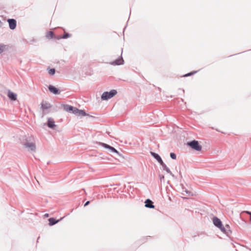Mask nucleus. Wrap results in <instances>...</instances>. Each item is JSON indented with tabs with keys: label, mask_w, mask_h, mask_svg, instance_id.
<instances>
[{
	"label": "nucleus",
	"mask_w": 251,
	"mask_h": 251,
	"mask_svg": "<svg viewBox=\"0 0 251 251\" xmlns=\"http://www.w3.org/2000/svg\"><path fill=\"white\" fill-rule=\"evenodd\" d=\"M117 93V91L114 89L111 90L109 92H104L102 93L101 99L102 100H108L115 96Z\"/></svg>",
	"instance_id": "1"
},
{
	"label": "nucleus",
	"mask_w": 251,
	"mask_h": 251,
	"mask_svg": "<svg viewBox=\"0 0 251 251\" xmlns=\"http://www.w3.org/2000/svg\"><path fill=\"white\" fill-rule=\"evenodd\" d=\"M187 145L197 151H200L201 150V146L199 144L198 141L193 140L187 143Z\"/></svg>",
	"instance_id": "2"
},
{
	"label": "nucleus",
	"mask_w": 251,
	"mask_h": 251,
	"mask_svg": "<svg viewBox=\"0 0 251 251\" xmlns=\"http://www.w3.org/2000/svg\"><path fill=\"white\" fill-rule=\"evenodd\" d=\"M98 144L99 145L102 146L104 148L108 149L109 151H110V152H111V153H117L118 154H119V152L114 147H112V146H110L109 145H107L106 144L102 143V142H99Z\"/></svg>",
	"instance_id": "3"
},
{
	"label": "nucleus",
	"mask_w": 251,
	"mask_h": 251,
	"mask_svg": "<svg viewBox=\"0 0 251 251\" xmlns=\"http://www.w3.org/2000/svg\"><path fill=\"white\" fill-rule=\"evenodd\" d=\"M122 55V51L121 52V55L115 61L110 62V64L113 65V66L120 65L124 64V60L123 58Z\"/></svg>",
	"instance_id": "4"
},
{
	"label": "nucleus",
	"mask_w": 251,
	"mask_h": 251,
	"mask_svg": "<svg viewBox=\"0 0 251 251\" xmlns=\"http://www.w3.org/2000/svg\"><path fill=\"white\" fill-rule=\"evenodd\" d=\"M24 146L27 148H28L29 150L31 151H35L36 146L35 144L32 142H26L24 143Z\"/></svg>",
	"instance_id": "5"
},
{
	"label": "nucleus",
	"mask_w": 251,
	"mask_h": 251,
	"mask_svg": "<svg viewBox=\"0 0 251 251\" xmlns=\"http://www.w3.org/2000/svg\"><path fill=\"white\" fill-rule=\"evenodd\" d=\"M213 223L215 226L218 228H220L222 226V223L220 219L217 217H214L213 218Z\"/></svg>",
	"instance_id": "6"
},
{
	"label": "nucleus",
	"mask_w": 251,
	"mask_h": 251,
	"mask_svg": "<svg viewBox=\"0 0 251 251\" xmlns=\"http://www.w3.org/2000/svg\"><path fill=\"white\" fill-rule=\"evenodd\" d=\"M9 24V28L11 29H14L17 25L16 21L13 19H9L7 20Z\"/></svg>",
	"instance_id": "7"
},
{
	"label": "nucleus",
	"mask_w": 251,
	"mask_h": 251,
	"mask_svg": "<svg viewBox=\"0 0 251 251\" xmlns=\"http://www.w3.org/2000/svg\"><path fill=\"white\" fill-rule=\"evenodd\" d=\"M48 88L49 91L53 94L57 95L60 93V91L53 85H50Z\"/></svg>",
	"instance_id": "8"
},
{
	"label": "nucleus",
	"mask_w": 251,
	"mask_h": 251,
	"mask_svg": "<svg viewBox=\"0 0 251 251\" xmlns=\"http://www.w3.org/2000/svg\"><path fill=\"white\" fill-rule=\"evenodd\" d=\"M151 154L160 163V164L163 163V161L158 154L152 151L151 152Z\"/></svg>",
	"instance_id": "9"
},
{
	"label": "nucleus",
	"mask_w": 251,
	"mask_h": 251,
	"mask_svg": "<svg viewBox=\"0 0 251 251\" xmlns=\"http://www.w3.org/2000/svg\"><path fill=\"white\" fill-rule=\"evenodd\" d=\"M145 206L146 207L149 208H154V206L153 204V202L150 199H147L146 200L145 202Z\"/></svg>",
	"instance_id": "10"
},
{
	"label": "nucleus",
	"mask_w": 251,
	"mask_h": 251,
	"mask_svg": "<svg viewBox=\"0 0 251 251\" xmlns=\"http://www.w3.org/2000/svg\"><path fill=\"white\" fill-rule=\"evenodd\" d=\"M47 125L48 127L51 128H53L55 126H56L53 119L50 118L48 119Z\"/></svg>",
	"instance_id": "11"
},
{
	"label": "nucleus",
	"mask_w": 251,
	"mask_h": 251,
	"mask_svg": "<svg viewBox=\"0 0 251 251\" xmlns=\"http://www.w3.org/2000/svg\"><path fill=\"white\" fill-rule=\"evenodd\" d=\"M8 97L12 100H16L17 99V95L10 91H8Z\"/></svg>",
	"instance_id": "12"
},
{
	"label": "nucleus",
	"mask_w": 251,
	"mask_h": 251,
	"mask_svg": "<svg viewBox=\"0 0 251 251\" xmlns=\"http://www.w3.org/2000/svg\"><path fill=\"white\" fill-rule=\"evenodd\" d=\"M63 218H61L60 220H56L53 218H50L49 219L50 226H53L57 223L59 221L61 220Z\"/></svg>",
	"instance_id": "13"
},
{
	"label": "nucleus",
	"mask_w": 251,
	"mask_h": 251,
	"mask_svg": "<svg viewBox=\"0 0 251 251\" xmlns=\"http://www.w3.org/2000/svg\"><path fill=\"white\" fill-rule=\"evenodd\" d=\"M160 165L162 166V168L164 170H165L168 174H170L173 176H174V175L171 172V171H170V169L166 166V165L164 162H163V163H161Z\"/></svg>",
	"instance_id": "14"
},
{
	"label": "nucleus",
	"mask_w": 251,
	"mask_h": 251,
	"mask_svg": "<svg viewBox=\"0 0 251 251\" xmlns=\"http://www.w3.org/2000/svg\"><path fill=\"white\" fill-rule=\"evenodd\" d=\"M51 107L50 104L47 101H43L41 103V107L43 109H48Z\"/></svg>",
	"instance_id": "15"
},
{
	"label": "nucleus",
	"mask_w": 251,
	"mask_h": 251,
	"mask_svg": "<svg viewBox=\"0 0 251 251\" xmlns=\"http://www.w3.org/2000/svg\"><path fill=\"white\" fill-rule=\"evenodd\" d=\"M71 35L69 33L65 32L62 36H58L56 38L57 39L59 40L60 39H66L69 37H70Z\"/></svg>",
	"instance_id": "16"
},
{
	"label": "nucleus",
	"mask_w": 251,
	"mask_h": 251,
	"mask_svg": "<svg viewBox=\"0 0 251 251\" xmlns=\"http://www.w3.org/2000/svg\"><path fill=\"white\" fill-rule=\"evenodd\" d=\"M183 189V190H182V194L184 195V196H191L192 195V193L187 190L186 189H184L183 188H182Z\"/></svg>",
	"instance_id": "17"
},
{
	"label": "nucleus",
	"mask_w": 251,
	"mask_h": 251,
	"mask_svg": "<svg viewBox=\"0 0 251 251\" xmlns=\"http://www.w3.org/2000/svg\"><path fill=\"white\" fill-rule=\"evenodd\" d=\"M225 234L227 235H229L231 233V231L230 229V226L228 225H226L225 226Z\"/></svg>",
	"instance_id": "18"
},
{
	"label": "nucleus",
	"mask_w": 251,
	"mask_h": 251,
	"mask_svg": "<svg viewBox=\"0 0 251 251\" xmlns=\"http://www.w3.org/2000/svg\"><path fill=\"white\" fill-rule=\"evenodd\" d=\"M46 37L48 38H53L54 37L56 39L57 38L55 37L54 33L51 31L47 32Z\"/></svg>",
	"instance_id": "19"
},
{
	"label": "nucleus",
	"mask_w": 251,
	"mask_h": 251,
	"mask_svg": "<svg viewBox=\"0 0 251 251\" xmlns=\"http://www.w3.org/2000/svg\"><path fill=\"white\" fill-rule=\"evenodd\" d=\"M74 109V107L72 106H70V105H64V109L66 111H72Z\"/></svg>",
	"instance_id": "20"
},
{
	"label": "nucleus",
	"mask_w": 251,
	"mask_h": 251,
	"mask_svg": "<svg viewBox=\"0 0 251 251\" xmlns=\"http://www.w3.org/2000/svg\"><path fill=\"white\" fill-rule=\"evenodd\" d=\"M78 115L85 116L87 115V114L86 113L84 110H80L79 112H78Z\"/></svg>",
	"instance_id": "21"
},
{
	"label": "nucleus",
	"mask_w": 251,
	"mask_h": 251,
	"mask_svg": "<svg viewBox=\"0 0 251 251\" xmlns=\"http://www.w3.org/2000/svg\"><path fill=\"white\" fill-rule=\"evenodd\" d=\"M79 110H80L77 109V108L74 107V109H73V110L72 111V112L74 114L78 115V112H79Z\"/></svg>",
	"instance_id": "22"
},
{
	"label": "nucleus",
	"mask_w": 251,
	"mask_h": 251,
	"mask_svg": "<svg viewBox=\"0 0 251 251\" xmlns=\"http://www.w3.org/2000/svg\"><path fill=\"white\" fill-rule=\"evenodd\" d=\"M55 70L54 68L50 69L49 70V74L50 75H53L55 74Z\"/></svg>",
	"instance_id": "23"
},
{
	"label": "nucleus",
	"mask_w": 251,
	"mask_h": 251,
	"mask_svg": "<svg viewBox=\"0 0 251 251\" xmlns=\"http://www.w3.org/2000/svg\"><path fill=\"white\" fill-rule=\"evenodd\" d=\"M170 157L173 159H176V154L175 153L171 152L170 153Z\"/></svg>",
	"instance_id": "24"
},
{
	"label": "nucleus",
	"mask_w": 251,
	"mask_h": 251,
	"mask_svg": "<svg viewBox=\"0 0 251 251\" xmlns=\"http://www.w3.org/2000/svg\"><path fill=\"white\" fill-rule=\"evenodd\" d=\"M197 72V71H194V72H191V73H188L186 75H184V76H190L192 75H194L195 74H196V73Z\"/></svg>",
	"instance_id": "25"
},
{
	"label": "nucleus",
	"mask_w": 251,
	"mask_h": 251,
	"mask_svg": "<svg viewBox=\"0 0 251 251\" xmlns=\"http://www.w3.org/2000/svg\"><path fill=\"white\" fill-rule=\"evenodd\" d=\"M5 46L0 44V54L4 50Z\"/></svg>",
	"instance_id": "26"
},
{
	"label": "nucleus",
	"mask_w": 251,
	"mask_h": 251,
	"mask_svg": "<svg viewBox=\"0 0 251 251\" xmlns=\"http://www.w3.org/2000/svg\"><path fill=\"white\" fill-rule=\"evenodd\" d=\"M223 233H225V226H224L223 225L220 228H219Z\"/></svg>",
	"instance_id": "27"
},
{
	"label": "nucleus",
	"mask_w": 251,
	"mask_h": 251,
	"mask_svg": "<svg viewBox=\"0 0 251 251\" xmlns=\"http://www.w3.org/2000/svg\"><path fill=\"white\" fill-rule=\"evenodd\" d=\"M243 213H246L250 216V221H251V212L248 211H244Z\"/></svg>",
	"instance_id": "28"
},
{
	"label": "nucleus",
	"mask_w": 251,
	"mask_h": 251,
	"mask_svg": "<svg viewBox=\"0 0 251 251\" xmlns=\"http://www.w3.org/2000/svg\"><path fill=\"white\" fill-rule=\"evenodd\" d=\"M159 176L161 181L164 178V176L163 175H159Z\"/></svg>",
	"instance_id": "29"
},
{
	"label": "nucleus",
	"mask_w": 251,
	"mask_h": 251,
	"mask_svg": "<svg viewBox=\"0 0 251 251\" xmlns=\"http://www.w3.org/2000/svg\"><path fill=\"white\" fill-rule=\"evenodd\" d=\"M90 203V201H87L85 202V203L84 204V206H86L87 205H88Z\"/></svg>",
	"instance_id": "30"
},
{
	"label": "nucleus",
	"mask_w": 251,
	"mask_h": 251,
	"mask_svg": "<svg viewBox=\"0 0 251 251\" xmlns=\"http://www.w3.org/2000/svg\"><path fill=\"white\" fill-rule=\"evenodd\" d=\"M45 216H46V217H48L49 215H48V214H46L45 215Z\"/></svg>",
	"instance_id": "31"
},
{
	"label": "nucleus",
	"mask_w": 251,
	"mask_h": 251,
	"mask_svg": "<svg viewBox=\"0 0 251 251\" xmlns=\"http://www.w3.org/2000/svg\"><path fill=\"white\" fill-rule=\"evenodd\" d=\"M39 238H40V237H38L37 241H38V240L39 239Z\"/></svg>",
	"instance_id": "32"
},
{
	"label": "nucleus",
	"mask_w": 251,
	"mask_h": 251,
	"mask_svg": "<svg viewBox=\"0 0 251 251\" xmlns=\"http://www.w3.org/2000/svg\"><path fill=\"white\" fill-rule=\"evenodd\" d=\"M1 21H0V24H1Z\"/></svg>",
	"instance_id": "33"
}]
</instances>
